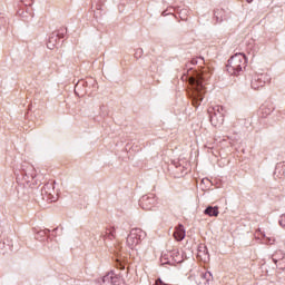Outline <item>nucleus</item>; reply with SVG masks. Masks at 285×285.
<instances>
[{"label":"nucleus","mask_w":285,"mask_h":285,"mask_svg":"<svg viewBox=\"0 0 285 285\" xmlns=\"http://www.w3.org/2000/svg\"><path fill=\"white\" fill-rule=\"evenodd\" d=\"M190 91L188 92L191 104L195 108H199L204 101V95H206V89L204 88V76L199 72H195L194 76L189 78Z\"/></svg>","instance_id":"nucleus-1"},{"label":"nucleus","mask_w":285,"mask_h":285,"mask_svg":"<svg viewBox=\"0 0 285 285\" xmlns=\"http://www.w3.org/2000/svg\"><path fill=\"white\" fill-rule=\"evenodd\" d=\"M157 204V197L155 194H149L146 196H142L139 200V206L142 210H153L155 208V205Z\"/></svg>","instance_id":"nucleus-5"},{"label":"nucleus","mask_w":285,"mask_h":285,"mask_svg":"<svg viewBox=\"0 0 285 285\" xmlns=\"http://www.w3.org/2000/svg\"><path fill=\"white\" fill-rule=\"evenodd\" d=\"M52 193H55V186L52 185V183L43 185L40 194L42 202H48L49 204H52V202H57V197H55Z\"/></svg>","instance_id":"nucleus-4"},{"label":"nucleus","mask_w":285,"mask_h":285,"mask_svg":"<svg viewBox=\"0 0 285 285\" xmlns=\"http://www.w3.org/2000/svg\"><path fill=\"white\" fill-rule=\"evenodd\" d=\"M117 268H119V271H124L126 266L121 263H117Z\"/></svg>","instance_id":"nucleus-21"},{"label":"nucleus","mask_w":285,"mask_h":285,"mask_svg":"<svg viewBox=\"0 0 285 285\" xmlns=\"http://www.w3.org/2000/svg\"><path fill=\"white\" fill-rule=\"evenodd\" d=\"M191 63H193V66H197V63H199V61H197V59L194 58V59L191 60Z\"/></svg>","instance_id":"nucleus-24"},{"label":"nucleus","mask_w":285,"mask_h":285,"mask_svg":"<svg viewBox=\"0 0 285 285\" xmlns=\"http://www.w3.org/2000/svg\"><path fill=\"white\" fill-rule=\"evenodd\" d=\"M279 226H282V228H285V215L281 216Z\"/></svg>","instance_id":"nucleus-19"},{"label":"nucleus","mask_w":285,"mask_h":285,"mask_svg":"<svg viewBox=\"0 0 285 285\" xmlns=\"http://www.w3.org/2000/svg\"><path fill=\"white\" fill-rule=\"evenodd\" d=\"M68 32V29L67 28H60L58 30V32L56 33V37L58 39H63V37H66V33Z\"/></svg>","instance_id":"nucleus-17"},{"label":"nucleus","mask_w":285,"mask_h":285,"mask_svg":"<svg viewBox=\"0 0 285 285\" xmlns=\"http://www.w3.org/2000/svg\"><path fill=\"white\" fill-rule=\"evenodd\" d=\"M112 275H114V272H109L107 275H105L102 277V283L104 284H112Z\"/></svg>","instance_id":"nucleus-14"},{"label":"nucleus","mask_w":285,"mask_h":285,"mask_svg":"<svg viewBox=\"0 0 285 285\" xmlns=\"http://www.w3.org/2000/svg\"><path fill=\"white\" fill-rule=\"evenodd\" d=\"M255 86H258V88H262V85H258V82H255Z\"/></svg>","instance_id":"nucleus-25"},{"label":"nucleus","mask_w":285,"mask_h":285,"mask_svg":"<svg viewBox=\"0 0 285 285\" xmlns=\"http://www.w3.org/2000/svg\"><path fill=\"white\" fill-rule=\"evenodd\" d=\"M104 242H105V246H108V240L112 242V239H115V227H111L109 229H106V232L101 235Z\"/></svg>","instance_id":"nucleus-10"},{"label":"nucleus","mask_w":285,"mask_h":285,"mask_svg":"<svg viewBox=\"0 0 285 285\" xmlns=\"http://www.w3.org/2000/svg\"><path fill=\"white\" fill-rule=\"evenodd\" d=\"M246 55L236 53L232 56L230 59L228 60L227 72L229 75H235L237 77L243 72L244 68H246Z\"/></svg>","instance_id":"nucleus-2"},{"label":"nucleus","mask_w":285,"mask_h":285,"mask_svg":"<svg viewBox=\"0 0 285 285\" xmlns=\"http://www.w3.org/2000/svg\"><path fill=\"white\" fill-rule=\"evenodd\" d=\"M55 46H56V45H52V43H50V42L47 43V48H49V50H53V49H55Z\"/></svg>","instance_id":"nucleus-22"},{"label":"nucleus","mask_w":285,"mask_h":285,"mask_svg":"<svg viewBox=\"0 0 285 285\" xmlns=\"http://www.w3.org/2000/svg\"><path fill=\"white\" fill-rule=\"evenodd\" d=\"M213 111H214V116H212V121L216 117V119H219L220 122H224V115H225L224 107L216 106L213 108Z\"/></svg>","instance_id":"nucleus-9"},{"label":"nucleus","mask_w":285,"mask_h":285,"mask_svg":"<svg viewBox=\"0 0 285 285\" xmlns=\"http://www.w3.org/2000/svg\"><path fill=\"white\" fill-rule=\"evenodd\" d=\"M111 284L121 285V276L115 274V272H114V274L111 276Z\"/></svg>","instance_id":"nucleus-15"},{"label":"nucleus","mask_w":285,"mask_h":285,"mask_svg":"<svg viewBox=\"0 0 285 285\" xmlns=\"http://www.w3.org/2000/svg\"><path fill=\"white\" fill-rule=\"evenodd\" d=\"M200 278H203L204 285L213 284V273H210V272L200 273Z\"/></svg>","instance_id":"nucleus-12"},{"label":"nucleus","mask_w":285,"mask_h":285,"mask_svg":"<svg viewBox=\"0 0 285 285\" xmlns=\"http://www.w3.org/2000/svg\"><path fill=\"white\" fill-rule=\"evenodd\" d=\"M53 230H57V228H55Z\"/></svg>","instance_id":"nucleus-28"},{"label":"nucleus","mask_w":285,"mask_h":285,"mask_svg":"<svg viewBox=\"0 0 285 285\" xmlns=\"http://www.w3.org/2000/svg\"><path fill=\"white\" fill-rule=\"evenodd\" d=\"M248 3H250L253 0H246Z\"/></svg>","instance_id":"nucleus-26"},{"label":"nucleus","mask_w":285,"mask_h":285,"mask_svg":"<svg viewBox=\"0 0 285 285\" xmlns=\"http://www.w3.org/2000/svg\"><path fill=\"white\" fill-rule=\"evenodd\" d=\"M142 55H144V49H137L135 57L138 58V57H141Z\"/></svg>","instance_id":"nucleus-20"},{"label":"nucleus","mask_w":285,"mask_h":285,"mask_svg":"<svg viewBox=\"0 0 285 285\" xmlns=\"http://www.w3.org/2000/svg\"><path fill=\"white\" fill-rule=\"evenodd\" d=\"M174 237L176 242H183L186 237V229L184 228V225L179 224L174 232Z\"/></svg>","instance_id":"nucleus-8"},{"label":"nucleus","mask_w":285,"mask_h":285,"mask_svg":"<svg viewBox=\"0 0 285 285\" xmlns=\"http://www.w3.org/2000/svg\"><path fill=\"white\" fill-rule=\"evenodd\" d=\"M48 233H50V229H45V230L40 232V234H42V235H48Z\"/></svg>","instance_id":"nucleus-23"},{"label":"nucleus","mask_w":285,"mask_h":285,"mask_svg":"<svg viewBox=\"0 0 285 285\" xmlns=\"http://www.w3.org/2000/svg\"><path fill=\"white\" fill-rule=\"evenodd\" d=\"M10 28V19L6 17V13H0V37H3Z\"/></svg>","instance_id":"nucleus-7"},{"label":"nucleus","mask_w":285,"mask_h":285,"mask_svg":"<svg viewBox=\"0 0 285 285\" xmlns=\"http://www.w3.org/2000/svg\"><path fill=\"white\" fill-rule=\"evenodd\" d=\"M57 41H59V38H57V33H51L49 37L48 43H52V46H57Z\"/></svg>","instance_id":"nucleus-18"},{"label":"nucleus","mask_w":285,"mask_h":285,"mask_svg":"<svg viewBox=\"0 0 285 285\" xmlns=\"http://www.w3.org/2000/svg\"><path fill=\"white\" fill-rule=\"evenodd\" d=\"M267 81H271V77L266 73H255L252 78V88L253 90H259V86L264 88L266 86ZM258 83L259 86L255 85Z\"/></svg>","instance_id":"nucleus-6"},{"label":"nucleus","mask_w":285,"mask_h":285,"mask_svg":"<svg viewBox=\"0 0 285 285\" xmlns=\"http://www.w3.org/2000/svg\"><path fill=\"white\" fill-rule=\"evenodd\" d=\"M199 59H200V61H204V58L200 57Z\"/></svg>","instance_id":"nucleus-27"},{"label":"nucleus","mask_w":285,"mask_h":285,"mask_svg":"<svg viewBox=\"0 0 285 285\" xmlns=\"http://www.w3.org/2000/svg\"><path fill=\"white\" fill-rule=\"evenodd\" d=\"M272 259L275 264H277L278 259H284V252L279 250L272 256Z\"/></svg>","instance_id":"nucleus-16"},{"label":"nucleus","mask_w":285,"mask_h":285,"mask_svg":"<svg viewBox=\"0 0 285 285\" xmlns=\"http://www.w3.org/2000/svg\"><path fill=\"white\" fill-rule=\"evenodd\" d=\"M145 238L146 232H144L141 228H132L127 236V246L132 250V248H135V246H138L141 239Z\"/></svg>","instance_id":"nucleus-3"},{"label":"nucleus","mask_w":285,"mask_h":285,"mask_svg":"<svg viewBox=\"0 0 285 285\" xmlns=\"http://www.w3.org/2000/svg\"><path fill=\"white\" fill-rule=\"evenodd\" d=\"M204 215H208V217H218L219 216V207L217 206H207L204 210Z\"/></svg>","instance_id":"nucleus-11"},{"label":"nucleus","mask_w":285,"mask_h":285,"mask_svg":"<svg viewBox=\"0 0 285 285\" xmlns=\"http://www.w3.org/2000/svg\"><path fill=\"white\" fill-rule=\"evenodd\" d=\"M214 18L216 23H222L224 21V9L214 10Z\"/></svg>","instance_id":"nucleus-13"}]
</instances>
